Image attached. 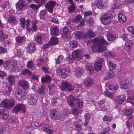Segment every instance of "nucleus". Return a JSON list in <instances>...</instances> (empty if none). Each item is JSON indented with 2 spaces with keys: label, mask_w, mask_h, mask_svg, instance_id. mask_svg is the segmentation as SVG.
I'll return each instance as SVG.
<instances>
[{
  "label": "nucleus",
  "mask_w": 134,
  "mask_h": 134,
  "mask_svg": "<svg viewBox=\"0 0 134 134\" xmlns=\"http://www.w3.org/2000/svg\"><path fill=\"white\" fill-rule=\"evenodd\" d=\"M108 43L103 37L96 38L93 40V50L94 52H102L107 49L105 46Z\"/></svg>",
  "instance_id": "nucleus-1"
},
{
  "label": "nucleus",
  "mask_w": 134,
  "mask_h": 134,
  "mask_svg": "<svg viewBox=\"0 0 134 134\" xmlns=\"http://www.w3.org/2000/svg\"><path fill=\"white\" fill-rule=\"evenodd\" d=\"M67 99L68 104L70 107H77L78 109H80L83 107L82 102L79 99L74 100L73 96L71 95L69 96Z\"/></svg>",
  "instance_id": "nucleus-2"
},
{
  "label": "nucleus",
  "mask_w": 134,
  "mask_h": 134,
  "mask_svg": "<svg viewBox=\"0 0 134 134\" xmlns=\"http://www.w3.org/2000/svg\"><path fill=\"white\" fill-rule=\"evenodd\" d=\"M7 79L10 85H7L5 88L4 92L8 96L9 95L11 92V86L14 84L15 80V77L13 75H9Z\"/></svg>",
  "instance_id": "nucleus-3"
},
{
  "label": "nucleus",
  "mask_w": 134,
  "mask_h": 134,
  "mask_svg": "<svg viewBox=\"0 0 134 134\" xmlns=\"http://www.w3.org/2000/svg\"><path fill=\"white\" fill-rule=\"evenodd\" d=\"M15 101L13 98L3 99L0 104V106L5 108L8 109H10L14 106Z\"/></svg>",
  "instance_id": "nucleus-4"
},
{
  "label": "nucleus",
  "mask_w": 134,
  "mask_h": 134,
  "mask_svg": "<svg viewBox=\"0 0 134 134\" xmlns=\"http://www.w3.org/2000/svg\"><path fill=\"white\" fill-rule=\"evenodd\" d=\"M3 65L5 68L8 67L11 71H18L19 70V68L18 66L17 63L16 62L13 63H10L8 61H6L4 62Z\"/></svg>",
  "instance_id": "nucleus-5"
},
{
  "label": "nucleus",
  "mask_w": 134,
  "mask_h": 134,
  "mask_svg": "<svg viewBox=\"0 0 134 134\" xmlns=\"http://www.w3.org/2000/svg\"><path fill=\"white\" fill-rule=\"evenodd\" d=\"M50 116L53 120H60L63 121L65 117V115L58 111L56 109H53L51 111Z\"/></svg>",
  "instance_id": "nucleus-6"
},
{
  "label": "nucleus",
  "mask_w": 134,
  "mask_h": 134,
  "mask_svg": "<svg viewBox=\"0 0 134 134\" xmlns=\"http://www.w3.org/2000/svg\"><path fill=\"white\" fill-rule=\"evenodd\" d=\"M15 93L16 99L19 101L24 100L26 98V92L16 88L15 91Z\"/></svg>",
  "instance_id": "nucleus-7"
},
{
  "label": "nucleus",
  "mask_w": 134,
  "mask_h": 134,
  "mask_svg": "<svg viewBox=\"0 0 134 134\" xmlns=\"http://www.w3.org/2000/svg\"><path fill=\"white\" fill-rule=\"evenodd\" d=\"M70 72L69 69L64 68L58 69L56 71L57 75L60 78H66L68 76Z\"/></svg>",
  "instance_id": "nucleus-8"
},
{
  "label": "nucleus",
  "mask_w": 134,
  "mask_h": 134,
  "mask_svg": "<svg viewBox=\"0 0 134 134\" xmlns=\"http://www.w3.org/2000/svg\"><path fill=\"white\" fill-rule=\"evenodd\" d=\"M113 19V16L109 12L106 13L101 19L102 23L105 25L110 24Z\"/></svg>",
  "instance_id": "nucleus-9"
},
{
  "label": "nucleus",
  "mask_w": 134,
  "mask_h": 134,
  "mask_svg": "<svg viewBox=\"0 0 134 134\" xmlns=\"http://www.w3.org/2000/svg\"><path fill=\"white\" fill-rule=\"evenodd\" d=\"M26 110V108L23 104H19L16 105L12 110V111L15 114L18 112L24 113Z\"/></svg>",
  "instance_id": "nucleus-10"
},
{
  "label": "nucleus",
  "mask_w": 134,
  "mask_h": 134,
  "mask_svg": "<svg viewBox=\"0 0 134 134\" xmlns=\"http://www.w3.org/2000/svg\"><path fill=\"white\" fill-rule=\"evenodd\" d=\"M119 79V82L120 87L123 89L127 88L129 86L128 80L125 79L122 76H120Z\"/></svg>",
  "instance_id": "nucleus-11"
},
{
  "label": "nucleus",
  "mask_w": 134,
  "mask_h": 134,
  "mask_svg": "<svg viewBox=\"0 0 134 134\" xmlns=\"http://www.w3.org/2000/svg\"><path fill=\"white\" fill-rule=\"evenodd\" d=\"M60 88L63 91L67 90L70 91H72L74 87L69 82H64L62 83V85L60 87Z\"/></svg>",
  "instance_id": "nucleus-12"
},
{
  "label": "nucleus",
  "mask_w": 134,
  "mask_h": 134,
  "mask_svg": "<svg viewBox=\"0 0 134 134\" xmlns=\"http://www.w3.org/2000/svg\"><path fill=\"white\" fill-rule=\"evenodd\" d=\"M48 127L47 124H40L38 128L42 131H44L48 134H52L53 133V130L49 129Z\"/></svg>",
  "instance_id": "nucleus-13"
},
{
  "label": "nucleus",
  "mask_w": 134,
  "mask_h": 134,
  "mask_svg": "<svg viewBox=\"0 0 134 134\" xmlns=\"http://www.w3.org/2000/svg\"><path fill=\"white\" fill-rule=\"evenodd\" d=\"M56 4V2L54 1H50L45 5L46 9L49 12L52 13L53 10V7Z\"/></svg>",
  "instance_id": "nucleus-14"
},
{
  "label": "nucleus",
  "mask_w": 134,
  "mask_h": 134,
  "mask_svg": "<svg viewBox=\"0 0 134 134\" xmlns=\"http://www.w3.org/2000/svg\"><path fill=\"white\" fill-rule=\"evenodd\" d=\"M35 2L38 4V5L34 4H31L30 7L33 9L36 10L38 9L41 6V5L45 3L46 1L44 0H34Z\"/></svg>",
  "instance_id": "nucleus-15"
},
{
  "label": "nucleus",
  "mask_w": 134,
  "mask_h": 134,
  "mask_svg": "<svg viewBox=\"0 0 134 134\" xmlns=\"http://www.w3.org/2000/svg\"><path fill=\"white\" fill-rule=\"evenodd\" d=\"M18 5L16 6L17 10H21L26 9L27 6L25 4V1L24 0H20L18 2Z\"/></svg>",
  "instance_id": "nucleus-16"
},
{
  "label": "nucleus",
  "mask_w": 134,
  "mask_h": 134,
  "mask_svg": "<svg viewBox=\"0 0 134 134\" xmlns=\"http://www.w3.org/2000/svg\"><path fill=\"white\" fill-rule=\"evenodd\" d=\"M104 59L102 58H100L95 63L94 65V69L97 71H100L102 68V64L103 63Z\"/></svg>",
  "instance_id": "nucleus-17"
},
{
  "label": "nucleus",
  "mask_w": 134,
  "mask_h": 134,
  "mask_svg": "<svg viewBox=\"0 0 134 134\" xmlns=\"http://www.w3.org/2000/svg\"><path fill=\"white\" fill-rule=\"evenodd\" d=\"M62 37L66 39L67 41L71 38V36L70 31L68 29L65 28L63 30V33L62 35Z\"/></svg>",
  "instance_id": "nucleus-18"
},
{
  "label": "nucleus",
  "mask_w": 134,
  "mask_h": 134,
  "mask_svg": "<svg viewBox=\"0 0 134 134\" xmlns=\"http://www.w3.org/2000/svg\"><path fill=\"white\" fill-rule=\"evenodd\" d=\"M93 80L91 77L87 78L84 79L83 85L86 87H89L93 85Z\"/></svg>",
  "instance_id": "nucleus-19"
},
{
  "label": "nucleus",
  "mask_w": 134,
  "mask_h": 134,
  "mask_svg": "<svg viewBox=\"0 0 134 134\" xmlns=\"http://www.w3.org/2000/svg\"><path fill=\"white\" fill-rule=\"evenodd\" d=\"M83 54L82 51L78 50H75L73 51L72 54V57L74 59H81L82 55Z\"/></svg>",
  "instance_id": "nucleus-20"
},
{
  "label": "nucleus",
  "mask_w": 134,
  "mask_h": 134,
  "mask_svg": "<svg viewBox=\"0 0 134 134\" xmlns=\"http://www.w3.org/2000/svg\"><path fill=\"white\" fill-rule=\"evenodd\" d=\"M18 85L21 86L24 90L27 89L29 88L28 82L24 80H20L18 83Z\"/></svg>",
  "instance_id": "nucleus-21"
},
{
  "label": "nucleus",
  "mask_w": 134,
  "mask_h": 134,
  "mask_svg": "<svg viewBox=\"0 0 134 134\" xmlns=\"http://www.w3.org/2000/svg\"><path fill=\"white\" fill-rule=\"evenodd\" d=\"M37 100V97L35 95L31 96L29 95L28 96L27 101L30 104H35L36 103Z\"/></svg>",
  "instance_id": "nucleus-22"
},
{
  "label": "nucleus",
  "mask_w": 134,
  "mask_h": 134,
  "mask_svg": "<svg viewBox=\"0 0 134 134\" xmlns=\"http://www.w3.org/2000/svg\"><path fill=\"white\" fill-rule=\"evenodd\" d=\"M105 85L107 89H108L110 93H114L116 92L117 90V88L115 86L113 85H111L109 83H106Z\"/></svg>",
  "instance_id": "nucleus-23"
},
{
  "label": "nucleus",
  "mask_w": 134,
  "mask_h": 134,
  "mask_svg": "<svg viewBox=\"0 0 134 134\" xmlns=\"http://www.w3.org/2000/svg\"><path fill=\"white\" fill-rule=\"evenodd\" d=\"M75 36L76 38L82 39L84 38H87L86 34L84 32H82L80 31L77 32L75 34Z\"/></svg>",
  "instance_id": "nucleus-24"
},
{
  "label": "nucleus",
  "mask_w": 134,
  "mask_h": 134,
  "mask_svg": "<svg viewBox=\"0 0 134 134\" xmlns=\"http://www.w3.org/2000/svg\"><path fill=\"white\" fill-rule=\"evenodd\" d=\"M125 100V96L124 94L117 96L115 98V101L119 104H121Z\"/></svg>",
  "instance_id": "nucleus-25"
},
{
  "label": "nucleus",
  "mask_w": 134,
  "mask_h": 134,
  "mask_svg": "<svg viewBox=\"0 0 134 134\" xmlns=\"http://www.w3.org/2000/svg\"><path fill=\"white\" fill-rule=\"evenodd\" d=\"M36 44L34 43H31L29 44L27 47V51L30 53L33 52L35 49Z\"/></svg>",
  "instance_id": "nucleus-26"
},
{
  "label": "nucleus",
  "mask_w": 134,
  "mask_h": 134,
  "mask_svg": "<svg viewBox=\"0 0 134 134\" xmlns=\"http://www.w3.org/2000/svg\"><path fill=\"white\" fill-rule=\"evenodd\" d=\"M107 64L109 66V68L111 71L115 70L116 67V65L113 63V62L110 60H108L107 61Z\"/></svg>",
  "instance_id": "nucleus-27"
},
{
  "label": "nucleus",
  "mask_w": 134,
  "mask_h": 134,
  "mask_svg": "<svg viewBox=\"0 0 134 134\" xmlns=\"http://www.w3.org/2000/svg\"><path fill=\"white\" fill-rule=\"evenodd\" d=\"M95 4L97 8L99 9H102L104 7V2L103 0H96Z\"/></svg>",
  "instance_id": "nucleus-28"
},
{
  "label": "nucleus",
  "mask_w": 134,
  "mask_h": 134,
  "mask_svg": "<svg viewBox=\"0 0 134 134\" xmlns=\"http://www.w3.org/2000/svg\"><path fill=\"white\" fill-rule=\"evenodd\" d=\"M51 35L57 36L58 35V29L57 27H52L51 28Z\"/></svg>",
  "instance_id": "nucleus-29"
},
{
  "label": "nucleus",
  "mask_w": 134,
  "mask_h": 134,
  "mask_svg": "<svg viewBox=\"0 0 134 134\" xmlns=\"http://www.w3.org/2000/svg\"><path fill=\"white\" fill-rule=\"evenodd\" d=\"M132 43L133 42L131 40H130L126 43L124 48L126 51H129L131 47Z\"/></svg>",
  "instance_id": "nucleus-30"
},
{
  "label": "nucleus",
  "mask_w": 134,
  "mask_h": 134,
  "mask_svg": "<svg viewBox=\"0 0 134 134\" xmlns=\"http://www.w3.org/2000/svg\"><path fill=\"white\" fill-rule=\"evenodd\" d=\"M48 61V59L47 57L41 58L39 59V63H38L37 65L40 66L45 64Z\"/></svg>",
  "instance_id": "nucleus-31"
},
{
  "label": "nucleus",
  "mask_w": 134,
  "mask_h": 134,
  "mask_svg": "<svg viewBox=\"0 0 134 134\" xmlns=\"http://www.w3.org/2000/svg\"><path fill=\"white\" fill-rule=\"evenodd\" d=\"M8 121L10 123L15 124H18V122L17 119L15 116H10L8 119Z\"/></svg>",
  "instance_id": "nucleus-32"
},
{
  "label": "nucleus",
  "mask_w": 134,
  "mask_h": 134,
  "mask_svg": "<svg viewBox=\"0 0 134 134\" xmlns=\"http://www.w3.org/2000/svg\"><path fill=\"white\" fill-rule=\"evenodd\" d=\"M41 82L43 83H48L51 80V77L49 75H47L45 77H42L41 79Z\"/></svg>",
  "instance_id": "nucleus-33"
},
{
  "label": "nucleus",
  "mask_w": 134,
  "mask_h": 134,
  "mask_svg": "<svg viewBox=\"0 0 134 134\" xmlns=\"http://www.w3.org/2000/svg\"><path fill=\"white\" fill-rule=\"evenodd\" d=\"M118 18L119 21L121 23L125 22L127 20L126 17L122 13H119Z\"/></svg>",
  "instance_id": "nucleus-34"
},
{
  "label": "nucleus",
  "mask_w": 134,
  "mask_h": 134,
  "mask_svg": "<svg viewBox=\"0 0 134 134\" xmlns=\"http://www.w3.org/2000/svg\"><path fill=\"white\" fill-rule=\"evenodd\" d=\"M58 42V39L56 37H51L49 41V44L51 45H53L57 44Z\"/></svg>",
  "instance_id": "nucleus-35"
},
{
  "label": "nucleus",
  "mask_w": 134,
  "mask_h": 134,
  "mask_svg": "<svg viewBox=\"0 0 134 134\" xmlns=\"http://www.w3.org/2000/svg\"><path fill=\"white\" fill-rule=\"evenodd\" d=\"M35 40L36 42L38 44H40L41 43V33H36L35 34Z\"/></svg>",
  "instance_id": "nucleus-36"
},
{
  "label": "nucleus",
  "mask_w": 134,
  "mask_h": 134,
  "mask_svg": "<svg viewBox=\"0 0 134 134\" xmlns=\"http://www.w3.org/2000/svg\"><path fill=\"white\" fill-rule=\"evenodd\" d=\"M78 44L77 42L75 40L72 41L69 43L70 48L71 49H73L74 48L77 46Z\"/></svg>",
  "instance_id": "nucleus-37"
},
{
  "label": "nucleus",
  "mask_w": 134,
  "mask_h": 134,
  "mask_svg": "<svg viewBox=\"0 0 134 134\" xmlns=\"http://www.w3.org/2000/svg\"><path fill=\"white\" fill-rule=\"evenodd\" d=\"M86 35L87 38L93 37L95 36V33L90 30H89L87 31Z\"/></svg>",
  "instance_id": "nucleus-38"
},
{
  "label": "nucleus",
  "mask_w": 134,
  "mask_h": 134,
  "mask_svg": "<svg viewBox=\"0 0 134 134\" xmlns=\"http://www.w3.org/2000/svg\"><path fill=\"white\" fill-rule=\"evenodd\" d=\"M107 40L109 41H113L116 38V36L114 34H112L109 32H107Z\"/></svg>",
  "instance_id": "nucleus-39"
},
{
  "label": "nucleus",
  "mask_w": 134,
  "mask_h": 134,
  "mask_svg": "<svg viewBox=\"0 0 134 134\" xmlns=\"http://www.w3.org/2000/svg\"><path fill=\"white\" fill-rule=\"evenodd\" d=\"M74 72L76 76L80 77L83 74V70L81 68H78L74 71Z\"/></svg>",
  "instance_id": "nucleus-40"
},
{
  "label": "nucleus",
  "mask_w": 134,
  "mask_h": 134,
  "mask_svg": "<svg viewBox=\"0 0 134 134\" xmlns=\"http://www.w3.org/2000/svg\"><path fill=\"white\" fill-rule=\"evenodd\" d=\"M26 39L24 36H18L16 38V42L18 43H21L24 41Z\"/></svg>",
  "instance_id": "nucleus-41"
},
{
  "label": "nucleus",
  "mask_w": 134,
  "mask_h": 134,
  "mask_svg": "<svg viewBox=\"0 0 134 134\" xmlns=\"http://www.w3.org/2000/svg\"><path fill=\"white\" fill-rule=\"evenodd\" d=\"M114 74L112 71H110L108 74L104 78L105 80H108L114 77Z\"/></svg>",
  "instance_id": "nucleus-42"
},
{
  "label": "nucleus",
  "mask_w": 134,
  "mask_h": 134,
  "mask_svg": "<svg viewBox=\"0 0 134 134\" xmlns=\"http://www.w3.org/2000/svg\"><path fill=\"white\" fill-rule=\"evenodd\" d=\"M21 74L23 75H28L29 76H30L31 75V72L30 71L27 69H25L22 70Z\"/></svg>",
  "instance_id": "nucleus-43"
},
{
  "label": "nucleus",
  "mask_w": 134,
  "mask_h": 134,
  "mask_svg": "<svg viewBox=\"0 0 134 134\" xmlns=\"http://www.w3.org/2000/svg\"><path fill=\"white\" fill-rule=\"evenodd\" d=\"M26 66L28 69H32L34 67V62L31 60L29 61L27 63Z\"/></svg>",
  "instance_id": "nucleus-44"
},
{
  "label": "nucleus",
  "mask_w": 134,
  "mask_h": 134,
  "mask_svg": "<svg viewBox=\"0 0 134 134\" xmlns=\"http://www.w3.org/2000/svg\"><path fill=\"white\" fill-rule=\"evenodd\" d=\"M86 69L88 71V72L91 75L94 72V71L92 68V66L91 65H87L86 66Z\"/></svg>",
  "instance_id": "nucleus-45"
},
{
  "label": "nucleus",
  "mask_w": 134,
  "mask_h": 134,
  "mask_svg": "<svg viewBox=\"0 0 134 134\" xmlns=\"http://www.w3.org/2000/svg\"><path fill=\"white\" fill-rule=\"evenodd\" d=\"M81 18V16L79 15L76 16L75 18L73 19L72 21L75 23H78L80 21Z\"/></svg>",
  "instance_id": "nucleus-46"
},
{
  "label": "nucleus",
  "mask_w": 134,
  "mask_h": 134,
  "mask_svg": "<svg viewBox=\"0 0 134 134\" xmlns=\"http://www.w3.org/2000/svg\"><path fill=\"white\" fill-rule=\"evenodd\" d=\"M16 21V18L13 15L10 16L8 18V22L9 23H13Z\"/></svg>",
  "instance_id": "nucleus-47"
},
{
  "label": "nucleus",
  "mask_w": 134,
  "mask_h": 134,
  "mask_svg": "<svg viewBox=\"0 0 134 134\" xmlns=\"http://www.w3.org/2000/svg\"><path fill=\"white\" fill-rule=\"evenodd\" d=\"M8 112L7 110L3 111L2 115V118L4 119H6L8 116Z\"/></svg>",
  "instance_id": "nucleus-48"
},
{
  "label": "nucleus",
  "mask_w": 134,
  "mask_h": 134,
  "mask_svg": "<svg viewBox=\"0 0 134 134\" xmlns=\"http://www.w3.org/2000/svg\"><path fill=\"white\" fill-rule=\"evenodd\" d=\"M45 89L44 86L43 85H41L40 88L38 90V93L42 95L44 94L45 93L44 91Z\"/></svg>",
  "instance_id": "nucleus-49"
},
{
  "label": "nucleus",
  "mask_w": 134,
  "mask_h": 134,
  "mask_svg": "<svg viewBox=\"0 0 134 134\" xmlns=\"http://www.w3.org/2000/svg\"><path fill=\"white\" fill-rule=\"evenodd\" d=\"M37 29V26L36 25H32L31 28H27V30L29 32L36 31Z\"/></svg>",
  "instance_id": "nucleus-50"
},
{
  "label": "nucleus",
  "mask_w": 134,
  "mask_h": 134,
  "mask_svg": "<svg viewBox=\"0 0 134 134\" xmlns=\"http://www.w3.org/2000/svg\"><path fill=\"white\" fill-rule=\"evenodd\" d=\"M104 93L105 96H108L110 98H112L113 97V93H110L109 90L106 91L104 92Z\"/></svg>",
  "instance_id": "nucleus-51"
},
{
  "label": "nucleus",
  "mask_w": 134,
  "mask_h": 134,
  "mask_svg": "<svg viewBox=\"0 0 134 134\" xmlns=\"http://www.w3.org/2000/svg\"><path fill=\"white\" fill-rule=\"evenodd\" d=\"M19 24L21 27L23 28H24L25 27V20L24 18H22L20 19Z\"/></svg>",
  "instance_id": "nucleus-52"
},
{
  "label": "nucleus",
  "mask_w": 134,
  "mask_h": 134,
  "mask_svg": "<svg viewBox=\"0 0 134 134\" xmlns=\"http://www.w3.org/2000/svg\"><path fill=\"white\" fill-rule=\"evenodd\" d=\"M133 111L131 109H126L124 111V114L126 115H131Z\"/></svg>",
  "instance_id": "nucleus-53"
},
{
  "label": "nucleus",
  "mask_w": 134,
  "mask_h": 134,
  "mask_svg": "<svg viewBox=\"0 0 134 134\" xmlns=\"http://www.w3.org/2000/svg\"><path fill=\"white\" fill-rule=\"evenodd\" d=\"M110 131V128L108 127L101 131L100 133L101 134H109Z\"/></svg>",
  "instance_id": "nucleus-54"
},
{
  "label": "nucleus",
  "mask_w": 134,
  "mask_h": 134,
  "mask_svg": "<svg viewBox=\"0 0 134 134\" xmlns=\"http://www.w3.org/2000/svg\"><path fill=\"white\" fill-rule=\"evenodd\" d=\"M63 57L62 55L58 56L56 60V64H58L62 62L63 60Z\"/></svg>",
  "instance_id": "nucleus-55"
},
{
  "label": "nucleus",
  "mask_w": 134,
  "mask_h": 134,
  "mask_svg": "<svg viewBox=\"0 0 134 134\" xmlns=\"http://www.w3.org/2000/svg\"><path fill=\"white\" fill-rule=\"evenodd\" d=\"M78 108H74L71 111L72 114H73L74 116H77L78 115V113L79 111V110Z\"/></svg>",
  "instance_id": "nucleus-56"
},
{
  "label": "nucleus",
  "mask_w": 134,
  "mask_h": 134,
  "mask_svg": "<svg viewBox=\"0 0 134 134\" xmlns=\"http://www.w3.org/2000/svg\"><path fill=\"white\" fill-rule=\"evenodd\" d=\"M74 125L75 126L76 129L77 131H80L82 130V128L81 125H79L77 122H75Z\"/></svg>",
  "instance_id": "nucleus-57"
},
{
  "label": "nucleus",
  "mask_w": 134,
  "mask_h": 134,
  "mask_svg": "<svg viewBox=\"0 0 134 134\" xmlns=\"http://www.w3.org/2000/svg\"><path fill=\"white\" fill-rule=\"evenodd\" d=\"M46 13V10H43L41 11L40 13V18L42 19H44L45 18V15Z\"/></svg>",
  "instance_id": "nucleus-58"
},
{
  "label": "nucleus",
  "mask_w": 134,
  "mask_h": 134,
  "mask_svg": "<svg viewBox=\"0 0 134 134\" xmlns=\"http://www.w3.org/2000/svg\"><path fill=\"white\" fill-rule=\"evenodd\" d=\"M71 5L69 7V12H71L74 11L75 9V5L72 3H71Z\"/></svg>",
  "instance_id": "nucleus-59"
},
{
  "label": "nucleus",
  "mask_w": 134,
  "mask_h": 134,
  "mask_svg": "<svg viewBox=\"0 0 134 134\" xmlns=\"http://www.w3.org/2000/svg\"><path fill=\"white\" fill-rule=\"evenodd\" d=\"M127 29L130 32H132V36L134 37V27L132 26H130L127 28Z\"/></svg>",
  "instance_id": "nucleus-60"
},
{
  "label": "nucleus",
  "mask_w": 134,
  "mask_h": 134,
  "mask_svg": "<svg viewBox=\"0 0 134 134\" xmlns=\"http://www.w3.org/2000/svg\"><path fill=\"white\" fill-rule=\"evenodd\" d=\"M113 118L112 117H108L107 116H104L103 118V121H110L112 120Z\"/></svg>",
  "instance_id": "nucleus-61"
},
{
  "label": "nucleus",
  "mask_w": 134,
  "mask_h": 134,
  "mask_svg": "<svg viewBox=\"0 0 134 134\" xmlns=\"http://www.w3.org/2000/svg\"><path fill=\"white\" fill-rule=\"evenodd\" d=\"M51 21L54 23L59 24V23L58 19L57 16L54 17L52 18Z\"/></svg>",
  "instance_id": "nucleus-62"
},
{
  "label": "nucleus",
  "mask_w": 134,
  "mask_h": 134,
  "mask_svg": "<svg viewBox=\"0 0 134 134\" xmlns=\"http://www.w3.org/2000/svg\"><path fill=\"white\" fill-rule=\"evenodd\" d=\"M105 53L106 54L105 55L107 56L114 57L115 56V55L114 53L109 52H108L107 53Z\"/></svg>",
  "instance_id": "nucleus-63"
},
{
  "label": "nucleus",
  "mask_w": 134,
  "mask_h": 134,
  "mask_svg": "<svg viewBox=\"0 0 134 134\" xmlns=\"http://www.w3.org/2000/svg\"><path fill=\"white\" fill-rule=\"evenodd\" d=\"M128 102L131 103L132 104H134V97H131L128 98L127 100Z\"/></svg>",
  "instance_id": "nucleus-64"
}]
</instances>
